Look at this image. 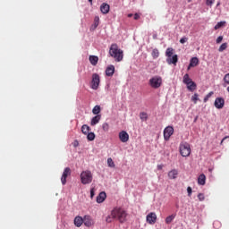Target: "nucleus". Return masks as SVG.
I'll return each mask as SVG.
<instances>
[{
  "instance_id": "obj_1",
  "label": "nucleus",
  "mask_w": 229,
  "mask_h": 229,
  "mask_svg": "<svg viewBox=\"0 0 229 229\" xmlns=\"http://www.w3.org/2000/svg\"><path fill=\"white\" fill-rule=\"evenodd\" d=\"M109 55L114 58V62H123V59L124 58V52L119 48V46L115 43L110 46Z\"/></svg>"
},
{
  "instance_id": "obj_2",
  "label": "nucleus",
  "mask_w": 229,
  "mask_h": 229,
  "mask_svg": "<svg viewBox=\"0 0 229 229\" xmlns=\"http://www.w3.org/2000/svg\"><path fill=\"white\" fill-rule=\"evenodd\" d=\"M113 217H115L120 223H124L126 221V211L121 208H115L112 210Z\"/></svg>"
},
{
  "instance_id": "obj_3",
  "label": "nucleus",
  "mask_w": 229,
  "mask_h": 229,
  "mask_svg": "<svg viewBox=\"0 0 229 229\" xmlns=\"http://www.w3.org/2000/svg\"><path fill=\"white\" fill-rule=\"evenodd\" d=\"M93 178L92 172L89 170L82 171L81 174V182L82 185H89V183H92Z\"/></svg>"
},
{
  "instance_id": "obj_4",
  "label": "nucleus",
  "mask_w": 229,
  "mask_h": 229,
  "mask_svg": "<svg viewBox=\"0 0 229 229\" xmlns=\"http://www.w3.org/2000/svg\"><path fill=\"white\" fill-rule=\"evenodd\" d=\"M179 151L182 157L191 156V145L187 142H181Z\"/></svg>"
},
{
  "instance_id": "obj_5",
  "label": "nucleus",
  "mask_w": 229,
  "mask_h": 229,
  "mask_svg": "<svg viewBox=\"0 0 229 229\" xmlns=\"http://www.w3.org/2000/svg\"><path fill=\"white\" fill-rule=\"evenodd\" d=\"M148 83L152 89H160L162 87V77L154 76L149 80Z\"/></svg>"
},
{
  "instance_id": "obj_6",
  "label": "nucleus",
  "mask_w": 229,
  "mask_h": 229,
  "mask_svg": "<svg viewBox=\"0 0 229 229\" xmlns=\"http://www.w3.org/2000/svg\"><path fill=\"white\" fill-rule=\"evenodd\" d=\"M99 83H101V77H99V74L98 73H93L91 79V89L93 90H98V89H99Z\"/></svg>"
},
{
  "instance_id": "obj_7",
  "label": "nucleus",
  "mask_w": 229,
  "mask_h": 229,
  "mask_svg": "<svg viewBox=\"0 0 229 229\" xmlns=\"http://www.w3.org/2000/svg\"><path fill=\"white\" fill-rule=\"evenodd\" d=\"M174 133V128L173 126H167L164 130V139L165 140H169L171 136Z\"/></svg>"
},
{
  "instance_id": "obj_8",
  "label": "nucleus",
  "mask_w": 229,
  "mask_h": 229,
  "mask_svg": "<svg viewBox=\"0 0 229 229\" xmlns=\"http://www.w3.org/2000/svg\"><path fill=\"white\" fill-rule=\"evenodd\" d=\"M67 176H71V168L69 167L64 168L63 172V175L61 177V182L63 185H65V183H67Z\"/></svg>"
},
{
  "instance_id": "obj_9",
  "label": "nucleus",
  "mask_w": 229,
  "mask_h": 229,
  "mask_svg": "<svg viewBox=\"0 0 229 229\" xmlns=\"http://www.w3.org/2000/svg\"><path fill=\"white\" fill-rule=\"evenodd\" d=\"M146 219L148 225H155V223H157V213L150 212L148 215H147Z\"/></svg>"
},
{
  "instance_id": "obj_10",
  "label": "nucleus",
  "mask_w": 229,
  "mask_h": 229,
  "mask_svg": "<svg viewBox=\"0 0 229 229\" xmlns=\"http://www.w3.org/2000/svg\"><path fill=\"white\" fill-rule=\"evenodd\" d=\"M215 106L218 109L221 110L222 108L225 107V98H216L215 99V103H214Z\"/></svg>"
},
{
  "instance_id": "obj_11",
  "label": "nucleus",
  "mask_w": 229,
  "mask_h": 229,
  "mask_svg": "<svg viewBox=\"0 0 229 229\" xmlns=\"http://www.w3.org/2000/svg\"><path fill=\"white\" fill-rule=\"evenodd\" d=\"M119 139L121 142H128V140H130V135L128 134V132H126V131H122L119 133Z\"/></svg>"
},
{
  "instance_id": "obj_12",
  "label": "nucleus",
  "mask_w": 229,
  "mask_h": 229,
  "mask_svg": "<svg viewBox=\"0 0 229 229\" xmlns=\"http://www.w3.org/2000/svg\"><path fill=\"white\" fill-rule=\"evenodd\" d=\"M115 72V66L113 64L108 65L106 69V76L112 77L114 76V73Z\"/></svg>"
},
{
  "instance_id": "obj_13",
  "label": "nucleus",
  "mask_w": 229,
  "mask_h": 229,
  "mask_svg": "<svg viewBox=\"0 0 229 229\" xmlns=\"http://www.w3.org/2000/svg\"><path fill=\"white\" fill-rule=\"evenodd\" d=\"M83 224L85 225V226H92V225H94V220H92V217H90V216H85L83 217Z\"/></svg>"
},
{
  "instance_id": "obj_14",
  "label": "nucleus",
  "mask_w": 229,
  "mask_h": 229,
  "mask_svg": "<svg viewBox=\"0 0 229 229\" xmlns=\"http://www.w3.org/2000/svg\"><path fill=\"white\" fill-rule=\"evenodd\" d=\"M199 64V59H198V57H192L190 61L188 71H191V67H196Z\"/></svg>"
},
{
  "instance_id": "obj_15",
  "label": "nucleus",
  "mask_w": 229,
  "mask_h": 229,
  "mask_svg": "<svg viewBox=\"0 0 229 229\" xmlns=\"http://www.w3.org/2000/svg\"><path fill=\"white\" fill-rule=\"evenodd\" d=\"M166 62L167 64H169V65H171V64H173L174 65H176V64H178V55H174L172 57L167 58Z\"/></svg>"
},
{
  "instance_id": "obj_16",
  "label": "nucleus",
  "mask_w": 229,
  "mask_h": 229,
  "mask_svg": "<svg viewBox=\"0 0 229 229\" xmlns=\"http://www.w3.org/2000/svg\"><path fill=\"white\" fill-rule=\"evenodd\" d=\"M106 199V193L105 191H101L98 196H97V203H103Z\"/></svg>"
},
{
  "instance_id": "obj_17",
  "label": "nucleus",
  "mask_w": 229,
  "mask_h": 229,
  "mask_svg": "<svg viewBox=\"0 0 229 229\" xmlns=\"http://www.w3.org/2000/svg\"><path fill=\"white\" fill-rule=\"evenodd\" d=\"M100 11L104 14L108 13V12H110V5L108 4L103 3L100 6Z\"/></svg>"
},
{
  "instance_id": "obj_18",
  "label": "nucleus",
  "mask_w": 229,
  "mask_h": 229,
  "mask_svg": "<svg viewBox=\"0 0 229 229\" xmlns=\"http://www.w3.org/2000/svg\"><path fill=\"white\" fill-rule=\"evenodd\" d=\"M168 178H170V180H176V178H178V170L174 169L168 172Z\"/></svg>"
},
{
  "instance_id": "obj_19",
  "label": "nucleus",
  "mask_w": 229,
  "mask_h": 229,
  "mask_svg": "<svg viewBox=\"0 0 229 229\" xmlns=\"http://www.w3.org/2000/svg\"><path fill=\"white\" fill-rule=\"evenodd\" d=\"M89 60L91 65L96 66L98 65V62H99V57L98 55H89Z\"/></svg>"
},
{
  "instance_id": "obj_20",
  "label": "nucleus",
  "mask_w": 229,
  "mask_h": 229,
  "mask_svg": "<svg viewBox=\"0 0 229 229\" xmlns=\"http://www.w3.org/2000/svg\"><path fill=\"white\" fill-rule=\"evenodd\" d=\"M101 121V114H97L91 119L90 125L96 126Z\"/></svg>"
},
{
  "instance_id": "obj_21",
  "label": "nucleus",
  "mask_w": 229,
  "mask_h": 229,
  "mask_svg": "<svg viewBox=\"0 0 229 229\" xmlns=\"http://www.w3.org/2000/svg\"><path fill=\"white\" fill-rule=\"evenodd\" d=\"M193 81L192 79H191V77H189V73L184 74V76L182 77V83H184V85H189Z\"/></svg>"
},
{
  "instance_id": "obj_22",
  "label": "nucleus",
  "mask_w": 229,
  "mask_h": 229,
  "mask_svg": "<svg viewBox=\"0 0 229 229\" xmlns=\"http://www.w3.org/2000/svg\"><path fill=\"white\" fill-rule=\"evenodd\" d=\"M74 225H75V226L80 228V226H81L83 225V218L81 216H76L74 218Z\"/></svg>"
},
{
  "instance_id": "obj_23",
  "label": "nucleus",
  "mask_w": 229,
  "mask_h": 229,
  "mask_svg": "<svg viewBox=\"0 0 229 229\" xmlns=\"http://www.w3.org/2000/svg\"><path fill=\"white\" fill-rule=\"evenodd\" d=\"M207 181V177L205 176V174H201L199 178H198V183L199 185H205Z\"/></svg>"
},
{
  "instance_id": "obj_24",
  "label": "nucleus",
  "mask_w": 229,
  "mask_h": 229,
  "mask_svg": "<svg viewBox=\"0 0 229 229\" xmlns=\"http://www.w3.org/2000/svg\"><path fill=\"white\" fill-rule=\"evenodd\" d=\"M187 85V89L188 90H190V92H194V90H196L198 85H196V82H191L190 84H186Z\"/></svg>"
},
{
  "instance_id": "obj_25",
  "label": "nucleus",
  "mask_w": 229,
  "mask_h": 229,
  "mask_svg": "<svg viewBox=\"0 0 229 229\" xmlns=\"http://www.w3.org/2000/svg\"><path fill=\"white\" fill-rule=\"evenodd\" d=\"M99 26V16H95L94 23L91 26V30H96Z\"/></svg>"
},
{
  "instance_id": "obj_26",
  "label": "nucleus",
  "mask_w": 229,
  "mask_h": 229,
  "mask_svg": "<svg viewBox=\"0 0 229 229\" xmlns=\"http://www.w3.org/2000/svg\"><path fill=\"white\" fill-rule=\"evenodd\" d=\"M92 114H94V115H99V114H101V106H95L92 109Z\"/></svg>"
},
{
  "instance_id": "obj_27",
  "label": "nucleus",
  "mask_w": 229,
  "mask_h": 229,
  "mask_svg": "<svg viewBox=\"0 0 229 229\" xmlns=\"http://www.w3.org/2000/svg\"><path fill=\"white\" fill-rule=\"evenodd\" d=\"M174 217H176V215H170L165 218L166 225H171L173 221H174Z\"/></svg>"
},
{
  "instance_id": "obj_28",
  "label": "nucleus",
  "mask_w": 229,
  "mask_h": 229,
  "mask_svg": "<svg viewBox=\"0 0 229 229\" xmlns=\"http://www.w3.org/2000/svg\"><path fill=\"white\" fill-rule=\"evenodd\" d=\"M81 131L84 135L89 134V131H90V127L87 124L82 125Z\"/></svg>"
},
{
  "instance_id": "obj_29",
  "label": "nucleus",
  "mask_w": 229,
  "mask_h": 229,
  "mask_svg": "<svg viewBox=\"0 0 229 229\" xmlns=\"http://www.w3.org/2000/svg\"><path fill=\"white\" fill-rule=\"evenodd\" d=\"M148 113L146 112H141L140 113V119L144 123L146 121H148Z\"/></svg>"
},
{
  "instance_id": "obj_30",
  "label": "nucleus",
  "mask_w": 229,
  "mask_h": 229,
  "mask_svg": "<svg viewBox=\"0 0 229 229\" xmlns=\"http://www.w3.org/2000/svg\"><path fill=\"white\" fill-rule=\"evenodd\" d=\"M174 53V49L169 47L166 49L165 56H167L168 58H171L173 56Z\"/></svg>"
},
{
  "instance_id": "obj_31",
  "label": "nucleus",
  "mask_w": 229,
  "mask_h": 229,
  "mask_svg": "<svg viewBox=\"0 0 229 229\" xmlns=\"http://www.w3.org/2000/svg\"><path fill=\"white\" fill-rule=\"evenodd\" d=\"M191 101L196 105L198 101H199V95L198 93H194V95L191 97Z\"/></svg>"
},
{
  "instance_id": "obj_32",
  "label": "nucleus",
  "mask_w": 229,
  "mask_h": 229,
  "mask_svg": "<svg viewBox=\"0 0 229 229\" xmlns=\"http://www.w3.org/2000/svg\"><path fill=\"white\" fill-rule=\"evenodd\" d=\"M107 165L108 167H115V163L114 162V159H112V157L107 158Z\"/></svg>"
},
{
  "instance_id": "obj_33",
  "label": "nucleus",
  "mask_w": 229,
  "mask_h": 229,
  "mask_svg": "<svg viewBox=\"0 0 229 229\" xmlns=\"http://www.w3.org/2000/svg\"><path fill=\"white\" fill-rule=\"evenodd\" d=\"M227 47L228 43H223L218 48L219 53H223V51H225Z\"/></svg>"
},
{
  "instance_id": "obj_34",
  "label": "nucleus",
  "mask_w": 229,
  "mask_h": 229,
  "mask_svg": "<svg viewBox=\"0 0 229 229\" xmlns=\"http://www.w3.org/2000/svg\"><path fill=\"white\" fill-rule=\"evenodd\" d=\"M159 55H160V52L158 51V49L154 48L152 50V56H153V58H158Z\"/></svg>"
},
{
  "instance_id": "obj_35",
  "label": "nucleus",
  "mask_w": 229,
  "mask_h": 229,
  "mask_svg": "<svg viewBox=\"0 0 229 229\" xmlns=\"http://www.w3.org/2000/svg\"><path fill=\"white\" fill-rule=\"evenodd\" d=\"M88 140H94L96 139V134L94 132H89L87 134Z\"/></svg>"
},
{
  "instance_id": "obj_36",
  "label": "nucleus",
  "mask_w": 229,
  "mask_h": 229,
  "mask_svg": "<svg viewBox=\"0 0 229 229\" xmlns=\"http://www.w3.org/2000/svg\"><path fill=\"white\" fill-rule=\"evenodd\" d=\"M102 130L103 131H108L110 130V125L108 124V123H104L102 124Z\"/></svg>"
},
{
  "instance_id": "obj_37",
  "label": "nucleus",
  "mask_w": 229,
  "mask_h": 229,
  "mask_svg": "<svg viewBox=\"0 0 229 229\" xmlns=\"http://www.w3.org/2000/svg\"><path fill=\"white\" fill-rule=\"evenodd\" d=\"M116 216H114L112 215V211L111 214L106 218V223H112V221H114V219H115Z\"/></svg>"
},
{
  "instance_id": "obj_38",
  "label": "nucleus",
  "mask_w": 229,
  "mask_h": 229,
  "mask_svg": "<svg viewBox=\"0 0 229 229\" xmlns=\"http://www.w3.org/2000/svg\"><path fill=\"white\" fill-rule=\"evenodd\" d=\"M225 24H226V21H219V22L215 26V30H219V28H223V26H225Z\"/></svg>"
},
{
  "instance_id": "obj_39",
  "label": "nucleus",
  "mask_w": 229,
  "mask_h": 229,
  "mask_svg": "<svg viewBox=\"0 0 229 229\" xmlns=\"http://www.w3.org/2000/svg\"><path fill=\"white\" fill-rule=\"evenodd\" d=\"M212 96H214V91L209 92V93L204 98V103H207V101H208V99H210V98H212Z\"/></svg>"
},
{
  "instance_id": "obj_40",
  "label": "nucleus",
  "mask_w": 229,
  "mask_h": 229,
  "mask_svg": "<svg viewBox=\"0 0 229 229\" xmlns=\"http://www.w3.org/2000/svg\"><path fill=\"white\" fill-rule=\"evenodd\" d=\"M198 198L199 201H205V194L203 193H199Z\"/></svg>"
},
{
  "instance_id": "obj_41",
  "label": "nucleus",
  "mask_w": 229,
  "mask_h": 229,
  "mask_svg": "<svg viewBox=\"0 0 229 229\" xmlns=\"http://www.w3.org/2000/svg\"><path fill=\"white\" fill-rule=\"evenodd\" d=\"M224 81L227 85H229V73L225 74L224 77Z\"/></svg>"
},
{
  "instance_id": "obj_42",
  "label": "nucleus",
  "mask_w": 229,
  "mask_h": 229,
  "mask_svg": "<svg viewBox=\"0 0 229 229\" xmlns=\"http://www.w3.org/2000/svg\"><path fill=\"white\" fill-rule=\"evenodd\" d=\"M206 4L208 6H212V4H214V0H207Z\"/></svg>"
},
{
  "instance_id": "obj_43",
  "label": "nucleus",
  "mask_w": 229,
  "mask_h": 229,
  "mask_svg": "<svg viewBox=\"0 0 229 229\" xmlns=\"http://www.w3.org/2000/svg\"><path fill=\"white\" fill-rule=\"evenodd\" d=\"M187 192H188V196H191L192 195V188H191V186H189L187 188Z\"/></svg>"
},
{
  "instance_id": "obj_44",
  "label": "nucleus",
  "mask_w": 229,
  "mask_h": 229,
  "mask_svg": "<svg viewBox=\"0 0 229 229\" xmlns=\"http://www.w3.org/2000/svg\"><path fill=\"white\" fill-rule=\"evenodd\" d=\"M221 42H223V36H219V37L216 38V44H221Z\"/></svg>"
},
{
  "instance_id": "obj_45",
  "label": "nucleus",
  "mask_w": 229,
  "mask_h": 229,
  "mask_svg": "<svg viewBox=\"0 0 229 229\" xmlns=\"http://www.w3.org/2000/svg\"><path fill=\"white\" fill-rule=\"evenodd\" d=\"M187 40H189V38H182L180 39V43H181V44H185V42H187Z\"/></svg>"
},
{
  "instance_id": "obj_46",
  "label": "nucleus",
  "mask_w": 229,
  "mask_h": 229,
  "mask_svg": "<svg viewBox=\"0 0 229 229\" xmlns=\"http://www.w3.org/2000/svg\"><path fill=\"white\" fill-rule=\"evenodd\" d=\"M94 196H95L94 188H91V190H90V198H91V199H92V198H94Z\"/></svg>"
},
{
  "instance_id": "obj_47",
  "label": "nucleus",
  "mask_w": 229,
  "mask_h": 229,
  "mask_svg": "<svg viewBox=\"0 0 229 229\" xmlns=\"http://www.w3.org/2000/svg\"><path fill=\"white\" fill-rule=\"evenodd\" d=\"M139 19H140V15H139V13H135L134 14V21H139Z\"/></svg>"
},
{
  "instance_id": "obj_48",
  "label": "nucleus",
  "mask_w": 229,
  "mask_h": 229,
  "mask_svg": "<svg viewBox=\"0 0 229 229\" xmlns=\"http://www.w3.org/2000/svg\"><path fill=\"white\" fill-rule=\"evenodd\" d=\"M163 168H164L163 165H157L158 171H162Z\"/></svg>"
},
{
  "instance_id": "obj_49",
  "label": "nucleus",
  "mask_w": 229,
  "mask_h": 229,
  "mask_svg": "<svg viewBox=\"0 0 229 229\" xmlns=\"http://www.w3.org/2000/svg\"><path fill=\"white\" fill-rule=\"evenodd\" d=\"M213 225L216 226V225H221V223H219V221H215Z\"/></svg>"
},
{
  "instance_id": "obj_50",
  "label": "nucleus",
  "mask_w": 229,
  "mask_h": 229,
  "mask_svg": "<svg viewBox=\"0 0 229 229\" xmlns=\"http://www.w3.org/2000/svg\"><path fill=\"white\" fill-rule=\"evenodd\" d=\"M128 17H129V18L133 17V14L129 13V14H128Z\"/></svg>"
},
{
  "instance_id": "obj_51",
  "label": "nucleus",
  "mask_w": 229,
  "mask_h": 229,
  "mask_svg": "<svg viewBox=\"0 0 229 229\" xmlns=\"http://www.w3.org/2000/svg\"><path fill=\"white\" fill-rule=\"evenodd\" d=\"M89 3H90V4H92V0H89Z\"/></svg>"
},
{
  "instance_id": "obj_52",
  "label": "nucleus",
  "mask_w": 229,
  "mask_h": 229,
  "mask_svg": "<svg viewBox=\"0 0 229 229\" xmlns=\"http://www.w3.org/2000/svg\"><path fill=\"white\" fill-rule=\"evenodd\" d=\"M225 139H226V137L222 140V142H223L224 140H225Z\"/></svg>"
}]
</instances>
